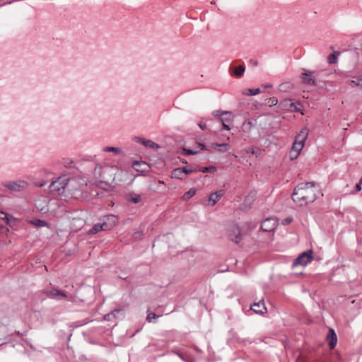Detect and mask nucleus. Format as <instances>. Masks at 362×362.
Masks as SVG:
<instances>
[{
	"label": "nucleus",
	"instance_id": "nucleus-1",
	"mask_svg": "<svg viewBox=\"0 0 362 362\" xmlns=\"http://www.w3.org/2000/svg\"><path fill=\"white\" fill-rule=\"evenodd\" d=\"M317 192L314 182L301 183L294 189L292 199L298 206H305L317 199Z\"/></svg>",
	"mask_w": 362,
	"mask_h": 362
},
{
	"label": "nucleus",
	"instance_id": "nucleus-2",
	"mask_svg": "<svg viewBox=\"0 0 362 362\" xmlns=\"http://www.w3.org/2000/svg\"><path fill=\"white\" fill-rule=\"evenodd\" d=\"M86 184L81 178H70L67 176L65 197L78 199L82 196Z\"/></svg>",
	"mask_w": 362,
	"mask_h": 362
},
{
	"label": "nucleus",
	"instance_id": "nucleus-3",
	"mask_svg": "<svg viewBox=\"0 0 362 362\" xmlns=\"http://www.w3.org/2000/svg\"><path fill=\"white\" fill-rule=\"evenodd\" d=\"M119 172H122L116 165L105 166L96 168L95 173H99L100 177L104 180V182L109 184L112 183L116 177V175Z\"/></svg>",
	"mask_w": 362,
	"mask_h": 362
},
{
	"label": "nucleus",
	"instance_id": "nucleus-4",
	"mask_svg": "<svg viewBox=\"0 0 362 362\" xmlns=\"http://www.w3.org/2000/svg\"><path fill=\"white\" fill-rule=\"evenodd\" d=\"M67 175H64L59 177L56 180L52 182L49 185V190L52 193H56L59 195L66 194Z\"/></svg>",
	"mask_w": 362,
	"mask_h": 362
},
{
	"label": "nucleus",
	"instance_id": "nucleus-5",
	"mask_svg": "<svg viewBox=\"0 0 362 362\" xmlns=\"http://www.w3.org/2000/svg\"><path fill=\"white\" fill-rule=\"evenodd\" d=\"M313 259V251L308 250L301 253L293 262V267L298 265L305 266Z\"/></svg>",
	"mask_w": 362,
	"mask_h": 362
},
{
	"label": "nucleus",
	"instance_id": "nucleus-6",
	"mask_svg": "<svg viewBox=\"0 0 362 362\" xmlns=\"http://www.w3.org/2000/svg\"><path fill=\"white\" fill-rule=\"evenodd\" d=\"M7 189L13 192H21L25 189L28 187V183L24 180H17L13 182H6L4 185Z\"/></svg>",
	"mask_w": 362,
	"mask_h": 362
},
{
	"label": "nucleus",
	"instance_id": "nucleus-7",
	"mask_svg": "<svg viewBox=\"0 0 362 362\" xmlns=\"http://www.w3.org/2000/svg\"><path fill=\"white\" fill-rule=\"evenodd\" d=\"M228 235L230 239L235 243H238L241 240L240 230L239 227L235 225H233L229 228Z\"/></svg>",
	"mask_w": 362,
	"mask_h": 362
},
{
	"label": "nucleus",
	"instance_id": "nucleus-8",
	"mask_svg": "<svg viewBox=\"0 0 362 362\" xmlns=\"http://www.w3.org/2000/svg\"><path fill=\"white\" fill-rule=\"evenodd\" d=\"M277 226V220L274 218H269L265 219L262 225L261 228L264 231L271 232L273 231Z\"/></svg>",
	"mask_w": 362,
	"mask_h": 362
},
{
	"label": "nucleus",
	"instance_id": "nucleus-9",
	"mask_svg": "<svg viewBox=\"0 0 362 362\" xmlns=\"http://www.w3.org/2000/svg\"><path fill=\"white\" fill-rule=\"evenodd\" d=\"M47 295L51 298H55L57 300L68 299L70 300V299L68 298V295L66 293L57 288H52L51 290L47 291Z\"/></svg>",
	"mask_w": 362,
	"mask_h": 362
},
{
	"label": "nucleus",
	"instance_id": "nucleus-10",
	"mask_svg": "<svg viewBox=\"0 0 362 362\" xmlns=\"http://www.w3.org/2000/svg\"><path fill=\"white\" fill-rule=\"evenodd\" d=\"M223 190L216 191L215 192L210 194V195L209 196L208 205L211 206H214L220 200V199L223 197Z\"/></svg>",
	"mask_w": 362,
	"mask_h": 362
},
{
	"label": "nucleus",
	"instance_id": "nucleus-11",
	"mask_svg": "<svg viewBox=\"0 0 362 362\" xmlns=\"http://www.w3.org/2000/svg\"><path fill=\"white\" fill-rule=\"evenodd\" d=\"M302 80L304 83L313 85H316L315 78L313 76V72L310 71H305L302 74Z\"/></svg>",
	"mask_w": 362,
	"mask_h": 362
},
{
	"label": "nucleus",
	"instance_id": "nucleus-12",
	"mask_svg": "<svg viewBox=\"0 0 362 362\" xmlns=\"http://www.w3.org/2000/svg\"><path fill=\"white\" fill-rule=\"evenodd\" d=\"M251 310H253L257 314H264L267 312V308L264 305V303L262 300H260L257 303H255L251 305Z\"/></svg>",
	"mask_w": 362,
	"mask_h": 362
},
{
	"label": "nucleus",
	"instance_id": "nucleus-13",
	"mask_svg": "<svg viewBox=\"0 0 362 362\" xmlns=\"http://www.w3.org/2000/svg\"><path fill=\"white\" fill-rule=\"evenodd\" d=\"M108 226H107V222L103 221L101 223H98L93 226V227L90 230L89 233L90 234H95L98 233L99 231L102 230H107Z\"/></svg>",
	"mask_w": 362,
	"mask_h": 362
},
{
	"label": "nucleus",
	"instance_id": "nucleus-14",
	"mask_svg": "<svg viewBox=\"0 0 362 362\" xmlns=\"http://www.w3.org/2000/svg\"><path fill=\"white\" fill-rule=\"evenodd\" d=\"M135 141L138 143L143 144L144 146L151 148H159L158 144L152 141L151 140L146 139L144 138L137 137L135 139Z\"/></svg>",
	"mask_w": 362,
	"mask_h": 362
},
{
	"label": "nucleus",
	"instance_id": "nucleus-15",
	"mask_svg": "<svg viewBox=\"0 0 362 362\" xmlns=\"http://www.w3.org/2000/svg\"><path fill=\"white\" fill-rule=\"evenodd\" d=\"M293 106H295V103L292 102L290 99H285L280 102L279 107L285 110H292Z\"/></svg>",
	"mask_w": 362,
	"mask_h": 362
},
{
	"label": "nucleus",
	"instance_id": "nucleus-16",
	"mask_svg": "<svg viewBox=\"0 0 362 362\" xmlns=\"http://www.w3.org/2000/svg\"><path fill=\"white\" fill-rule=\"evenodd\" d=\"M308 134V130L307 128H303L296 136L295 141L302 143L305 144V141Z\"/></svg>",
	"mask_w": 362,
	"mask_h": 362
},
{
	"label": "nucleus",
	"instance_id": "nucleus-17",
	"mask_svg": "<svg viewBox=\"0 0 362 362\" xmlns=\"http://www.w3.org/2000/svg\"><path fill=\"white\" fill-rule=\"evenodd\" d=\"M103 221L107 222L108 230H110L117 223V218L114 215H108L104 217Z\"/></svg>",
	"mask_w": 362,
	"mask_h": 362
},
{
	"label": "nucleus",
	"instance_id": "nucleus-18",
	"mask_svg": "<svg viewBox=\"0 0 362 362\" xmlns=\"http://www.w3.org/2000/svg\"><path fill=\"white\" fill-rule=\"evenodd\" d=\"M205 147L204 144L199 143L197 144V148L194 149H189L184 148L183 151L185 152L186 155H194L199 153L200 150L204 149Z\"/></svg>",
	"mask_w": 362,
	"mask_h": 362
},
{
	"label": "nucleus",
	"instance_id": "nucleus-19",
	"mask_svg": "<svg viewBox=\"0 0 362 362\" xmlns=\"http://www.w3.org/2000/svg\"><path fill=\"white\" fill-rule=\"evenodd\" d=\"M212 115L218 119L219 121L221 120V119H222L224 116H232V112H230V111H222V110H214L213 112H212Z\"/></svg>",
	"mask_w": 362,
	"mask_h": 362
},
{
	"label": "nucleus",
	"instance_id": "nucleus-20",
	"mask_svg": "<svg viewBox=\"0 0 362 362\" xmlns=\"http://www.w3.org/2000/svg\"><path fill=\"white\" fill-rule=\"evenodd\" d=\"M328 338H330L329 344L331 349L334 348L337 344V338L334 329H329V334L328 335Z\"/></svg>",
	"mask_w": 362,
	"mask_h": 362
},
{
	"label": "nucleus",
	"instance_id": "nucleus-21",
	"mask_svg": "<svg viewBox=\"0 0 362 362\" xmlns=\"http://www.w3.org/2000/svg\"><path fill=\"white\" fill-rule=\"evenodd\" d=\"M127 200L134 204H137L141 202V198L139 194L132 192L127 194Z\"/></svg>",
	"mask_w": 362,
	"mask_h": 362
},
{
	"label": "nucleus",
	"instance_id": "nucleus-22",
	"mask_svg": "<svg viewBox=\"0 0 362 362\" xmlns=\"http://www.w3.org/2000/svg\"><path fill=\"white\" fill-rule=\"evenodd\" d=\"M132 167L138 172H143L146 170V165L145 163L134 161L132 163Z\"/></svg>",
	"mask_w": 362,
	"mask_h": 362
},
{
	"label": "nucleus",
	"instance_id": "nucleus-23",
	"mask_svg": "<svg viewBox=\"0 0 362 362\" xmlns=\"http://www.w3.org/2000/svg\"><path fill=\"white\" fill-rule=\"evenodd\" d=\"M212 146L215 149H216L217 151H218L220 152H226V151H227L229 149V144H219L215 143V144H212Z\"/></svg>",
	"mask_w": 362,
	"mask_h": 362
},
{
	"label": "nucleus",
	"instance_id": "nucleus-24",
	"mask_svg": "<svg viewBox=\"0 0 362 362\" xmlns=\"http://www.w3.org/2000/svg\"><path fill=\"white\" fill-rule=\"evenodd\" d=\"M233 119H232V116H224L222 119H221L220 122H221L222 125H223V128L226 130H230V128L229 127V126L227 124L228 123L232 122Z\"/></svg>",
	"mask_w": 362,
	"mask_h": 362
},
{
	"label": "nucleus",
	"instance_id": "nucleus-25",
	"mask_svg": "<svg viewBox=\"0 0 362 362\" xmlns=\"http://www.w3.org/2000/svg\"><path fill=\"white\" fill-rule=\"evenodd\" d=\"M105 152H112L116 155H122L123 151L118 147L107 146L103 148Z\"/></svg>",
	"mask_w": 362,
	"mask_h": 362
},
{
	"label": "nucleus",
	"instance_id": "nucleus-26",
	"mask_svg": "<svg viewBox=\"0 0 362 362\" xmlns=\"http://www.w3.org/2000/svg\"><path fill=\"white\" fill-rule=\"evenodd\" d=\"M261 92L259 88H247L243 91V94L245 95H256Z\"/></svg>",
	"mask_w": 362,
	"mask_h": 362
},
{
	"label": "nucleus",
	"instance_id": "nucleus-27",
	"mask_svg": "<svg viewBox=\"0 0 362 362\" xmlns=\"http://www.w3.org/2000/svg\"><path fill=\"white\" fill-rule=\"evenodd\" d=\"M245 70V68L243 65L235 67L233 70V75L236 77H241L243 75Z\"/></svg>",
	"mask_w": 362,
	"mask_h": 362
},
{
	"label": "nucleus",
	"instance_id": "nucleus-28",
	"mask_svg": "<svg viewBox=\"0 0 362 362\" xmlns=\"http://www.w3.org/2000/svg\"><path fill=\"white\" fill-rule=\"evenodd\" d=\"M183 176L184 175H183V173L182 171L181 168H175L172 172V177L173 178L182 180L183 179Z\"/></svg>",
	"mask_w": 362,
	"mask_h": 362
},
{
	"label": "nucleus",
	"instance_id": "nucleus-29",
	"mask_svg": "<svg viewBox=\"0 0 362 362\" xmlns=\"http://www.w3.org/2000/svg\"><path fill=\"white\" fill-rule=\"evenodd\" d=\"M339 52H334L328 57V62L329 64H336L338 61Z\"/></svg>",
	"mask_w": 362,
	"mask_h": 362
},
{
	"label": "nucleus",
	"instance_id": "nucleus-30",
	"mask_svg": "<svg viewBox=\"0 0 362 362\" xmlns=\"http://www.w3.org/2000/svg\"><path fill=\"white\" fill-rule=\"evenodd\" d=\"M303 146H304V144L298 143V141H294L292 148H291V151H298V153H300Z\"/></svg>",
	"mask_w": 362,
	"mask_h": 362
},
{
	"label": "nucleus",
	"instance_id": "nucleus-31",
	"mask_svg": "<svg viewBox=\"0 0 362 362\" xmlns=\"http://www.w3.org/2000/svg\"><path fill=\"white\" fill-rule=\"evenodd\" d=\"M252 128V123L250 121H245L242 125V129L244 132L248 133Z\"/></svg>",
	"mask_w": 362,
	"mask_h": 362
},
{
	"label": "nucleus",
	"instance_id": "nucleus-32",
	"mask_svg": "<svg viewBox=\"0 0 362 362\" xmlns=\"http://www.w3.org/2000/svg\"><path fill=\"white\" fill-rule=\"evenodd\" d=\"M292 88H293V86L290 83H284L279 86L280 90L284 91V92L288 91V90L291 89Z\"/></svg>",
	"mask_w": 362,
	"mask_h": 362
},
{
	"label": "nucleus",
	"instance_id": "nucleus-33",
	"mask_svg": "<svg viewBox=\"0 0 362 362\" xmlns=\"http://www.w3.org/2000/svg\"><path fill=\"white\" fill-rule=\"evenodd\" d=\"M196 193V191L194 189L191 188L189 190H188L184 195L183 199H188L193 197Z\"/></svg>",
	"mask_w": 362,
	"mask_h": 362
},
{
	"label": "nucleus",
	"instance_id": "nucleus-34",
	"mask_svg": "<svg viewBox=\"0 0 362 362\" xmlns=\"http://www.w3.org/2000/svg\"><path fill=\"white\" fill-rule=\"evenodd\" d=\"M163 184H164V182H163V181H160H160H158V182H156V183H155V186H153V185H151V188L153 191H155V192H161V189H160V186L161 185H163Z\"/></svg>",
	"mask_w": 362,
	"mask_h": 362
},
{
	"label": "nucleus",
	"instance_id": "nucleus-35",
	"mask_svg": "<svg viewBox=\"0 0 362 362\" xmlns=\"http://www.w3.org/2000/svg\"><path fill=\"white\" fill-rule=\"evenodd\" d=\"M201 171L202 173H215L216 171V168L215 166H209L203 168Z\"/></svg>",
	"mask_w": 362,
	"mask_h": 362
},
{
	"label": "nucleus",
	"instance_id": "nucleus-36",
	"mask_svg": "<svg viewBox=\"0 0 362 362\" xmlns=\"http://www.w3.org/2000/svg\"><path fill=\"white\" fill-rule=\"evenodd\" d=\"M160 315H156L155 313H149L147 315L146 320L148 322H152L153 319H156L159 317Z\"/></svg>",
	"mask_w": 362,
	"mask_h": 362
},
{
	"label": "nucleus",
	"instance_id": "nucleus-37",
	"mask_svg": "<svg viewBox=\"0 0 362 362\" xmlns=\"http://www.w3.org/2000/svg\"><path fill=\"white\" fill-rule=\"evenodd\" d=\"M121 311V310H115L113 312L110 313H108L107 315H106L105 316V320H110L111 319L112 317H115V313H119Z\"/></svg>",
	"mask_w": 362,
	"mask_h": 362
},
{
	"label": "nucleus",
	"instance_id": "nucleus-38",
	"mask_svg": "<svg viewBox=\"0 0 362 362\" xmlns=\"http://www.w3.org/2000/svg\"><path fill=\"white\" fill-rule=\"evenodd\" d=\"M35 225L38 227H44L46 226L47 223L45 221L38 219L35 221Z\"/></svg>",
	"mask_w": 362,
	"mask_h": 362
},
{
	"label": "nucleus",
	"instance_id": "nucleus-39",
	"mask_svg": "<svg viewBox=\"0 0 362 362\" xmlns=\"http://www.w3.org/2000/svg\"><path fill=\"white\" fill-rule=\"evenodd\" d=\"M143 233L141 231H136L134 233L132 237L134 240H139L142 238Z\"/></svg>",
	"mask_w": 362,
	"mask_h": 362
},
{
	"label": "nucleus",
	"instance_id": "nucleus-40",
	"mask_svg": "<svg viewBox=\"0 0 362 362\" xmlns=\"http://www.w3.org/2000/svg\"><path fill=\"white\" fill-rule=\"evenodd\" d=\"M269 102L270 103L269 106L272 107L278 104V99L275 97H272L269 99Z\"/></svg>",
	"mask_w": 362,
	"mask_h": 362
},
{
	"label": "nucleus",
	"instance_id": "nucleus-41",
	"mask_svg": "<svg viewBox=\"0 0 362 362\" xmlns=\"http://www.w3.org/2000/svg\"><path fill=\"white\" fill-rule=\"evenodd\" d=\"M299 154H300V153H298V151H294L291 150L290 158L291 160H293V159L296 158Z\"/></svg>",
	"mask_w": 362,
	"mask_h": 362
},
{
	"label": "nucleus",
	"instance_id": "nucleus-42",
	"mask_svg": "<svg viewBox=\"0 0 362 362\" xmlns=\"http://www.w3.org/2000/svg\"><path fill=\"white\" fill-rule=\"evenodd\" d=\"M182 169V171L183 173V175H189L191 173H192V169H189L187 167H183V168H181Z\"/></svg>",
	"mask_w": 362,
	"mask_h": 362
},
{
	"label": "nucleus",
	"instance_id": "nucleus-43",
	"mask_svg": "<svg viewBox=\"0 0 362 362\" xmlns=\"http://www.w3.org/2000/svg\"><path fill=\"white\" fill-rule=\"evenodd\" d=\"M350 84L351 86H359L361 88V83L359 81H358L357 78L356 81H351Z\"/></svg>",
	"mask_w": 362,
	"mask_h": 362
},
{
	"label": "nucleus",
	"instance_id": "nucleus-44",
	"mask_svg": "<svg viewBox=\"0 0 362 362\" xmlns=\"http://www.w3.org/2000/svg\"><path fill=\"white\" fill-rule=\"evenodd\" d=\"M3 214L4 215V217H1V218H2V219L6 220V222H7L8 223H10V221H11V220L13 218H12L11 216H8V214H4V213H3Z\"/></svg>",
	"mask_w": 362,
	"mask_h": 362
},
{
	"label": "nucleus",
	"instance_id": "nucleus-45",
	"mask_svg": "<svg viewBox=\"0 0 362 362\" xmlns=\"http://www.w3.org/2000/svg\"><path fill=\"white\" fill-rule=\"evenodd\" d=\"M291 221H292V218H285V219H284V220L282 221V223H283L284 225H288V224H289Z\"/></svg>",
	"mask_w": 362,
	"mask_h": 362
},
{
	"label": "nucleus",
	"instance_id": "nucleus-46",
	"mask_svg": "<svg viewBox=\"0 0 362 362\" xmlns=\"http://www.w3.org/2000/svg\"><path fill=\"white\" fill-rule=\"evenodd\" d=\"M300 105L299 103H295V106H293V110L291 111L298 112L300 110L298 106Z\"/></svg>",
	"mask_w": 362,
	"mask_h": 362
},
{
	"label": "nucleus",
	"instance_id": "nucleus-47",
	"mask_svg": "<svg viewBox=\"0 0 362 362\" xmlns=\"http://www.w3.org/2000/svg\"><path fill=\"white\" fill-rule=\"evenodd\" d=\"M198 125L200 127V129H202V130H204L206 128V124L205 123L200 122V123H199Z\"/></svg>",
	"mask_w": 362,
	"mask_h": 362
},
{
	"label": "nucleus",
	"instance_id": "nucleus-48",
	"mask_svg": "<svg viewBox=\"0 0 362 362\" xmlns=\"http://www.w3.org/2000/svg\"><path fill=\"white\" fill-rule=\"evenodd\" d=\"M361 184H360L359 182L356 185V192H359L361 190Z\"/></svg>",
	"mask_w": 362,
	"mask_h": 362
},
{
	"label": "nucleus",
	"instance_id": "nucleus-49",
	"mask_svg": "<svg viewBox=\"0 0 362 362\" xmlns=\"http://www.w3.org/2000/svg\"><path fill=\"white\" fill-rule=\"evenodd\" d=\"M58 203L57 201H55V200H51L49 203V206H52V205H54V204H57Z\"/></svg>",
	"mask_w": 362,
	"mask_h": 362
},
{
	"label": "nucleus",
	"instance_id": "nucleus-50",
	"mask_svg": "<svg viewBox=\"0 0 362 362\" xmlns=\"http://www.w3.org/2000/svg\"><path fill=\"white\" fill-rule=\"evenodd\" d=\"M358 81H359L361 83V88H362V75H360L357 77Z\"/></svg>",
	"mask_w": 362,
	"mask_h": 362
},
{
	"label": "nucleus",
	"instance_id": "nucleus-51",
	"mask_svg": "<svg viewBox=\"0 0 362 362\" xmlns=\"http://www.w3.org/2000/svg\"><path fill=\"white\" fill-rule=\"evenodd\" d=\"M249 200H250V197H247L245 199V202H247V201H249Z\"/></svg>",
	"mask_w": 362,
	"mask_h": 362
},
{
	"label": "nucleus",
	"instance_id": "nucleus-52",
	"mask_svg": "<svg viewBox=\"0 0 362 362\" xmlns=\"http://www.w3.org/2000/svg\"><path fill=\"white\" fill-rule=\"evenodd\" d=\"M359 183L360 184H362V177H361L360 180H359Z\"/></svg>",
	"mask_w": 362,
	"mask_h": 362
},
{
	"label": "nucleus",
	"instance_id": "nucleus-53",
	"mask_svg": "<svg viewBox=\"0 0 362 362\" xmlns=\"http://www.w3.org/2000/svg\"><path fill=\"white\" fill-rule=\"evenodd\" d=\"M253 197H255V194H253L251 197L252 199H253Z\"/></svg>",
	"mask_w": 362,
	"mask_h": 362
}]
</instances>
